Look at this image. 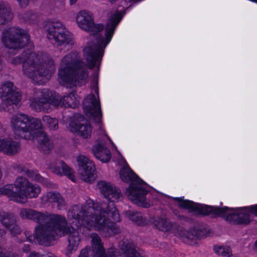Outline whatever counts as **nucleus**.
Listing matches in <instances>:
<instances>
[{
	"label": "nucleus",
	"instance_id": "nucleus-37",
	"mask_svg": "<svg viewBox=\"0 0 257 257\" xmlns=\"http://www.w3.org/2000/svg\"><path fill=\"white\" fill-rule=\"evenodd\" d=\"M77 1L78 0H70V4L71 5H74Z\"/></svg>",
	"mask_w": 257,
	"mask_h": 257
},
{
	"label": "nucleus",
	"instance_id": "nucleus-6",
	"mask_svg": "<svg viewBox=\"0 0 257 257\" xmlns=\"http://www.w3.org/2000/svg\"><path fill=\"white\" fill-rule=\"evenodd\" d=\"M20 215L23 218L33 219L42 223L36 228L34 235L29 236L28 239L30 242L49 245L55 238V234L61 235L64 233V230L61 228L58 233H51L53 224H57L58 222L64 223L65 222L64 218L59 215H48L30 209H22Z\"/></svg>",
	"mask_w": 257,
	"mask_h": 257
},
{
	"label": "nucleus",
	"instance_id": "nucleus-5",
	"mask_svg": "<svg viewBox=\"0 0 257 257\" xmlns=\"http://www.w3.org/2000/svg\"><path fill=\"white\" fill-rule=\"evenodd\" d=\"M46 58L45 55L30 51L23 54L22 57L14 58L11 62L14 65L23 62L24 74L34 83L42 84L49 79L55 70L53 60L50 59L46 62Z\"/></svg>",
	"mask_w": 257,
	"mask_h": 257
},
{
	"label": "nucleus",
	"instance_id": "nucleus-29",
	"mask_svg": "<svg viewBox=\"0 0 257 257\" xmlns=\"http://www.w3.org/2000/svg\"><path fill=\"white\" fill-rule=\"evenodd\" d=\"M16 191L15 189V185H9L5 186V187L0 188V195L6 194L11 198V199L14 200V196H13V192Z\"/></svg>",
	"mask_w": 257,
	"mask_h": 257
},
{
	"label": "nucleus",
	"instance_id": "nucleus-33",
	"mask_svg": "<svg viewBox=\"0 0 257 257\" xmlns=\"http://www.w3.org/2000/svg\"><path fill=\"white\" fill-rule=\"evenodd\" d=\"M1 235H2V233L0 232V236ZM1 250H3L0 247V257H19L17 254L11 252L4 253Z\"/></svg>",
	"mask_w": 257,
	"mask_h": 257
},
{
	"label": "nucleus",
	"instance_id": "nucleus-11",
	"mask_svg": "<svg viewBox=\"0 0 257 257\" xmlns=\"http://www.w3.org/2000/svg\"><path fill=\"white\" fill-rule=\"evenodd\" d=\"M174 199L178 202L179 206L194 211L198 214L208 215L213 213L223 217L226 220L227 217L230 216L231 211V208L226 207L220 208L217 207L197 204L191 201L184 200L182 198H174Z\"/></svg>",
	"mask_w": 257,
	"mask_h": 257
},
{
	"label": "nucleus",
	"instance_id": "nucleus-14",
	"mask_svg": "<svg viewBox=\"0 0 257 257\" xmlns=\"http://www.w3.org/2000/svg\"><path fill=\"white\" fill-rule=\"evenodd\" d=\"M29 36L26 31L11 28L3 33L2 41L8 48L16 49L29 43Z\"/></svg>",
	"mask_w": 257,
	"mask_h": 257
},
{
	"label": "nucleus",
	"instance_id": "nucleus-35",
	"mask_svg": "<svg viewBox=\"0 0 257 257\" xmlns=\"http://www.w3.org/2000/svg\"><path fill=\"white\" fill-rule=\"evenodd\" d=\"M42 256L35 252H32L29 255V257H42Z\"/></svg>",
	"mask_w": 257,
	"mask_h": 257
},
{
	"label": "nucleus",
	"instance_id": "nucleus-17",
	"mask_svg": "<svg viewBox=\"0 0 257 257\" xmlns=\"http://www.w3.org/2000/svg\"><path fill=\"white\" fill-rule=\"evenodd\" d=\"M78 174L81 179L92 182L96 178V170L94 163L86 156L79 155L76 157Z\"/></svg>",
	"mask_w": 257,
	"mask_h": 257
},
{
	"label": "nucleus",
	"instance_id": "nucleus-38",
	"mask_svg": "<svg viewBox=\"0 0 257 257\" xmlns=\"http://www.w3.org/2000/svg\"><path fill=\"white\" fill-rule=\"evenodd\" d=\"M36 17V15L34 14H30V18L31 19H34Z\"/></svg>",
	"mask_w": 257,
	"mask_h": 257
},
{
	"label": "nucleus",
	"instance_id": "nucleus-4",
	"mask_svg": "<svg viewBox=\"0 0 257 257\" xmlns=\"http://www.w3.org/2000/svg\"><path fill=\"white\" fill-rule=\"evenodd\" d=\"M92 91L95 93H90L83 101V109L86 115L90 119L98 123L97 133L99 136L98 140L93 147L92 151L95 157L102 162L106 163L111 158V154L106 146L108 144H113L107 135L103 125L101 123L102 117L100 102L98 95V88L95 84Z\"/></svg>",
	"mask_w": 257,
	"mask_h": 257
},
{
	"label": "nucleus",
	"instance_id": "nucleus-26",
	"mask_svg": "<svg viewBox=\"0 0 257 257\" xmlns=\"http://www.w3.org/2000/svg\"><path fill=\"white\" fill-rule=\"evenodd\" d=\"M153 225L158 230L168 232L171 231L174 226L166 218L157 217L152 223Z\"/></svg>",
	"mask_w": 257,
	"mask_h": 257
},
{
	"label": "nucleus",
	"instance_id": "nucleus-24",
	"mask_svg": "<svg viewBox=\"0 0 257 257\" xmlns=\"http://www.w3.org/2000/svg\"><path fill=\"white\" fill-rule=\"evenodd\" d=\"M19 149V143L11 140L0 139V151L7 154H14Z\"/></svg>",
	"mask_w": 257,
	"mask_h": 257
},
{
	"label": "nucleus",
	"instance_id": "nucleus-20",
	"mask_svg": "<svg viewBox=\"0 0 257 257\" xmlns=\"http://www.w3.org/2000/svg\"><path fill=\"white\" fill-rule=\"evenodd\" d=\"M174 233L176 236L186 243L191 245L197 243V232L195 229L186 230L182 227H178L174 231Z\"/></svg>",
	"mask_w": 257,
	"mask_h": 257
},
{
	"label": "nucleus",
	"instance_id": "nucleus-22",
	"mask_svg": "<svg viewBox=\"0 0 257 257\" xmlns=\"http://www.w3.org/2000/svg\"><path fill=\"white\" fill-rule=\"evenodd\" d=\"M112 254H117V257H148L144 253L137 252L134 245L126 241L123 243L121 247V253L114 248Z\"/></svg>",
	"mask_w": 257,
	"mask_h": 257
},
{
	"label": "nucleus",
	"instance_id": "nucleus-28",
	"mask_svg": "<svg viewBox=\"0 0 257 257\" xmlns=\"http://www.w3.org/2000/svg\"><path fill=\"white\" fill-rule=\"evenodd\" d=\"M214 252L223 256L229 257L231 255V250L227 245H215L213 247Z\"/></svg>",
	"mask_w": 257,
	"mask_h": 257
},
{
	"label": "nucleus",
	"instance_id": "nucleus-31",
	"mask_svg": "<svg viewBox=\"0 0 257 257\" xmlns=\"http://www.w3.org/2000/svg\"><path fill=\"white\" fill-rule=\"evenodd\" d=\"M126 215L129 218L137 223L138 224L142 223V217L141 213L139 212H128L126 213Z\"/></svg>",
	"mask_w": 257,
	"mask_h": 257
},
{
	"label": "nucleus",
	"instance_id": "nucleus-21",
	"mask_svg": "<svg viewBox=\"0 0 257 257\" xmlns=\"http://www.w3.org/2000/svg\"><path fill=\"white\" fill-rule=\"evenodd\" d=\"M49 169L53 173L57 175H66L72 181H75V176L72 169L62 161L53 163L50 165Z\"/></svg>",
	"mask_w": 257,
	"mask_h": 257
},
{
	"label": "nucleus",
	"instance_id": "nucleus-36",
	"mask_svg": "<svg viewBox=\"0 0 257 257\" xmlns=\"http://www.w3.org/2000/svg\"><path fill=\"white\" fill-rule=\"evenodd\" d=\"M42 257H57L54 254L52 253H48L42 255Z\"/></svg>",
	"mask_w": 257,
	"mask_h": 257
},
{
	"label": "nucleus",
	"instance_id": "nucleus-19",
	"mask_svg": "<svg viewBox=\"0 0 257 257\" xmlns=\"http://www.w3.org/2000/svg\"><path fill=\"white\" fill-rule=\"evenodd\" d=\"M67 128L70 131L84 139L90 138L92 134V127L84 119L71 120Z\"/></svg>",
	"mask_w": 257,
	"mask_h": 257
},
{
	"label": "nucleus",
	"instance_id": "nucleus-7",
	"mask_svg": "<svg viewBox=\"0 0 257 257\" xmlns=\"http://www.w3.org/2000/svg\"><path fill=\"white\" fill-rule=\"evenodd\" d=\"M88 73L86 66L79 60L78 53L73 52L64 57L58 71L59 81L67 87L86 83Z\"/></svg>",
	"mask_w": 257,
	"mask_h": 257
},
{
	"label": "nucleus",
	"instance_id": "nucleus-34",
	"mask_svg": "<svg viewBox=\"0 0 257 257\" xmlns=\"http://www.w3.org/2000/svg\"><path fill=\"white\" fill-rule=\"evenodd\" d=\"M21 7H25L28 4L29 0H18Z\"/></svg>",
	"mask_w": 257,
	"mask_h": 257
},
{
	"label": "nucleus",
	"instance_id": "nucleus-12",
	"mask_svg": "<svg viewBox=\"0 0 257 257\" xmlns=\"http://www.w3.org/2000/svg\"><path fill=\"white\" fill-rule=\"evenodd\" d=\"M16 191L13 192L14 201L24 203L27 198H36L41 192V189L37 185L33 184L26 178L19 177L15 183Z\"/></svg>",
	"mask_w": 257,
	"mask_h": 257
},
{
	"label": "nucleus",
	"instance_id": "nucleus-10",
	"mask_svg": "<svg viewBox=\"0 0 257 257\" xmlns=\"http://www.w3.org/2000/svg\"><path fill=\"white\" fill-rule=\"evenodd\" d=\"M79 101L80 97L74 93H70L62 97L58 94H52L47 90H43L36 92L30 104L36 111H41L47 110V107L49 104L55 106H64L74 108Z\"/></svg>",
	"mask_w": 257,
	"mask_h": 257
},
{
	"label": "nucleus",
	"instance_id": "nucleus-32",
	"mask_svg": "<svg viewBox=\"0 0 257 257\" xmlns=\"http://www.w3.org/2000/svg\"><path fill=\"white\" fill-rule=\"evenodd\" d=\"M26 175L34 180L42 182L43 178L38 173L37 171L33 170H28L26 172Z\"/></svg>",
	"mask_w": 257,
	"mask_h": 257
},
{
	"label": "nucleus",
	"instance_id": "nucleus-9",
	"mask_svg": "<svg viewBox=\"0 0 257 257\" xmlns=\"http://www.w3.org/2000/svg\"><path fill=\"white\" fill-rule=\"evenodd\" d=\"M121 163L123 167L120 169L119 176L124 182H132L128 188L125 191V194L129 199L138 206L148 208L152 203L149 197L146 195L148 192L147 184L141 180L132 170L126 161L120 156Z\"/></svg>",
	"mask_w": 257,
	"mask_h": 257
},
{
	"label": "nucleus",
	"instance_id": "nucleus-40",
	"mask_svg": "<svg viewBox=\"0 0 257 257\" xmlns=\"http://www.w3.org/2000/svg\"><path fill=\"white\" fill-rule=\"evenodd\" d=\"M255 246L257 248V240L255 241Z\"/></svg>",
	"mask_w": 257,
	"mask_h": 257
},
{
	"label": "nucleus",
	"instance_id": "nucleus-13",
	"mask_svg": "<svg viewBox=\"0 0 257 257\" xmlns=\"http://www.w3.org/2000/svg\"><path fill=\"white\" fill-rule=\"evenodd\" d=\"M48 38L50 40H54L58 46H64L68 48L74 43L73 36L60 22L50 25L48 30Z\"/></svg>",
	"mask_w": 257,
	"mask_h": 257
},
{
	"label": "nucleus",
	"instance_id": "nucleus-23",
	"mask_svg": "<svg viewBox=\"0 0 257 257\" xmlns=\"http://www.w3.org/2000/svg\"><path fill=\"white\" fill-rule=\"evenodd\" d=\"M0 220L6 228H9L12 233H19L20 230L19 227L15 224V218L5 212H0Z\"/></svg>",
	"mask_w": 257,
	"mask_h": 257
},
{
	"label": "nucleus",
	"instance_id": "nucleus-27",
	"mask_svg": "<svg viewBox=\"0 0 257 257\" xmlns=\"http://www.w3.org/2000/svg\"><path fill=\"white\" fill-rule=\"evenodd\" d=\"M12 19V15L9 9L3 3H0V25Z\"/></svg>",
	"mask_w": 257,
	"mask_h": 257
},
{
	"label": "nucleus",
	"instance_id": "nucleus-25",
	"mask_svg": "<svg viewBox=\"0 0 257 257\" xmlns=\"http://www.w3.org/2000/svg\"><path fill=\"white\" fill-rule=\"evenodd\" d=\"M44 203H56L58 209H62L65 205V202L60 194L56 192H48L42 197Z\"/></svg>",
	"mask_w": 257,
	"mask_h": 257
},
{
	"label": "nucleus",
	"instance_id": "nucleus-16",
	"mask_svg": "<svg viewBox=\"0 0 257 257\" xmlns=\"http://www.w3.org/2000/svg\"><path fill=\"white\" fill-rule=\"evenodd\" d=\"M231 209L227 221L232 223L247 224L253 219L254 216H257V204Z\"/></svg>",
	"mask_w": 257,
	"mask_h": 257
},
{
	"label": "nucleus",
	"instance_id": "nucleus-30",
	"mask_svg": "<svg viewBox=\"0 0 257 257\" xmlns=\"http://www.w3.org/2000/svg\"><path fill=\"white\" fill-rule=\"evenodd\" d=\"M43 121L51 129H55L58 127V120L48 116H44Z\"/></svg>",
	"mask_w": 257,
	"mask_h": 257
},
{
	"label": "nucleus",
	"instance_id": "nucleus-41",
	"mask_svg": "<svg viewBox=\"0 0 257 257\" xmlns=\"http://www.w3.org/2000/svg\"><path fill=\"white\" fill-rule=\"evenodd\" d=\"M29 250V247H28V249H24V251L28 250Z\"/></svg>",
	"mask_w": 257,
	"mask_h": 257
},
{
	"label": "nucleus",
	"instance_id": "nucleus-15",
	"mask_svg": "<svg viewBox=\"0 0 257 257\" xmlns=\"http://www.w3.org/2000/svg\"><path fill=\"white\" fill-rule=\"evenodd\" d=\"M91 248L82 249L78 257H117V254H112L114 248L108 249L106 253L104 250L100 237L95 233L90 234Z\"/></svg>",
	"mask_w": 257,
	"mask_h": 257
},
{
	"label": "nucleus",
	"instance_id": "nucleus-3",
	"mask_svg": "<svg viewBox=\"0 0 257 257\" xmlns=\"http://www.w3.org/2000/svg\"><path fill=\"white\" fill-rule=\"evenodd\" d=\"M95 213L96 211L94 207L87 205V204L84 207L80 205L73 206L68 213L69 218L73 219L71 223L73 230L71 231L70 229H68L66 227V219L65 217L59 215L60 217L64 218L65 222L64 223L58 222L57 224H53L51 233H58L59 230L61 228V230H64V233L61 235L55 234V238L52 241H54L58 237L69 234V244L66 250V254L68 256H70L73 252L77 250L80 241L78 230L77 229L81 230V228H79V227L81 225H83L85 227L89 230L93 229L96 230V229L89 227L88 226V224L91 223L92 220H94L93 217L95 215ZM96 231H97V230H96ZM99 232H100V231H99ZM100 232L108 235H113L102 231H100Z\"/></svg>",
	"mask_w": 257,
	"mask_h": 257
},
{
	"label": "nucleus",
	"instance_id": "nucleus-39",
	"mask_svg": "<svg viewBox=\"0 0 257 257\" xmlns=\"http://www.w3.org/2000/svg\"><path fill=\"white\" fill-rule=\"evenodd\" d=\"M111 4L114 3L117 0H108Z\"/></svg>",
	"mask_w": 257,
	"mask_h": 257
},
{
	"label": "nucleus",
	"instance_id": "nucleus-2",
	"mask_svg": "<svg viewBox=\"0 0 257 257\" xmlns=\"http://www.w3.org/2000/svg\"><path fill=\"white\" fill-rule=\"evenodd\" d=\"M97 186L100 193L110 203L108 204L105 203L98 204L91 199L87 200V205L94 207L96 211L94 220L88 224V226L109 234H115L119 232L116 222L120 221V217L114 203L121 200V191L114 185L104 181L98 182Z\"/></svg>",
	"mask_w": 257,
	"mask_h": 257
},
{
	"label": "nucleus",
	"instance_id": "nucleus-1",
	"mask_svg": "<svg viewBox=\"0 0 257 257\" xmlns=\"http://www.w3.org/2000/svg\"><path fill=\"white\" fill-rule=\"evenodd\" d=\"M120 7L112 14L106 24L104 29V36L97 34L102 31L104 27L100 24H95L92 14L87 10L78 12L76 16V23L78 27L93 35V40H88L83 48V56L87 62L89 67L95 69V75L97 76L104 49L110 42L115 28L123 17L124 6L126 2H122Z\"/></svg>",
	"mask_w": 257,
	"mask_h": 257
},
{
	"label": "nucleus",
	"instance_id": "nucleus-8",
	"mask_svg": "<svg viewBox=\"0 0 257 257\" xmlns=\"http://www.w3.org/2000/svg\"><path fill=\"white\" fill-rule=\"evenodd\" d=\"M11 127L15 134L19 137L27 140L35 138L44 147L49 149L51 143L49 138L43 132L40 120L18 113L13 116L11 120Z\"/></svg>",
	"mask_w": 257,
	"mask_h": 257
},
{
	"label": "nucleus",
	"instance_id": "nucleus-18",
	"mask_svg": "<svg viewBox=\"0 0 257 257\" xmlns=\"http://www.w3.org/2000/svg\"><path fill=\"white\" fill-rule=\"evenodd\" d=\"M0 97L2 100V107L7 110L8 105L19 104L21 100V94L14 90L13 83L8 81L0 88Z\"/></svg>",
	"mask_w": 257,
	"mask_h": 257
}]
</instances>
